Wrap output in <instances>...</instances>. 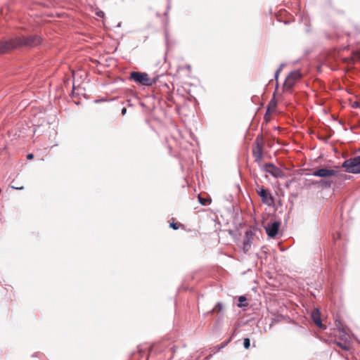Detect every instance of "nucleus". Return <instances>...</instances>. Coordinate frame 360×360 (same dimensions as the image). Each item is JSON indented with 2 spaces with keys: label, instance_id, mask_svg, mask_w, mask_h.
<instances>
[{
  "label": "nucleus",
  "instance_id": "nucleus-33",
  "mask_svg": "<svg viewBox=\"0 0 360 360\" xmlns=\"http://www.w3.org/2000/svg\"><path fill=\"white\" fill-rule=\"evenodd\" d=\"M344 176L345 179H350L352 178L351 176H347V174H344Z\"/></svg>",
  "mask_w": 360,
  "mask_h": 360
},
{
  "label": "nucleus",
  "instance_id": "nucleus-15",
  "mask_svg": "<svg viewBox=\"0 0 360 360\" xmlns=\"http://www.w3.org/2000/svg\"><path fill=\"white\" fill-rule=\"evenodd\" d=\"M224 309V305L221 302H217L214 307L208 312V314L220 313Z\"/></svg>",
  "mask_w": 360,
  "mask_h": 360
},
{
  "label": "nucleus",
  "instance_id": "nucleus-29",
  "mask_svg": "<svg viewBox=\"0 0 360 360\" xmlns=\"http://www.w3.org/2000/svg\"><path fill=\"white\" fill-rule=\"evenodd\" d=\"M170 350L172 351V354H174L176 351V347L175 346H173L170 348Z\"/></svg>",
  "mask_w": 360,
  "mask_h": 360
},
{
  "label": "nucleus",
  "instance_id": "nucleus-28",
  "mask_svg": "<svg viewBox=\"0 0 360 360\" xmlns=\"http://www.w3.org/2000/svg\"><path fill=\"white\" fill-rule=\"evenodd\" d=\"M34 158V155L32 153H29L27 155V160H32Z\"/></svg>",
  "mask_w": 360,
  "mask_h": 360
},
{
  "label": "nucleus",
  "instance_id": "nucleus-24",
  "mask_svg": "<svg viewBox=\"0 0 360 360\" xmlns=\"http://www.w3.org/2000/svg\"><path fill=\"white\" fill-rule=\"evenodd\" d=\"M280 72H281V68H278L275 72L274 79L276 80V84L278 83V75H279Z\"/></svg>",
  "mask_w": 360,
  "mask_h": 360
},
{
  "label": "nucleus",
  "instance_id": "nucleus-19",
  "mask_svg": "<svg viewBox=\"0 0 360 360\" xmlns=\"http://www.w3.org/2000/svg\"><path fill=\"white\" fill-rule=\"evenodd\" d=\"M243 347L245 349H248L250 347V340L248 338H244Z\"/></svg>",
  "mask_w": 360,
  "mask_h": 360
},
{
  "label": "nucleus",
  "instance_id": "nucleus-23",
  "mask_svg": "<svg viewBox=\"0 0 360 360\" xmlns=\"http://www.w3.org/2000/svg\"><path fill=\"white\" fill-rule=\"evenodd\" d=\"M270 111H269V108H266V113L264 116V119L266 122H268L270 120Z\"/></svg>",
  "mask_w": 360,
  "mask_h": 360
},
{
  "label": "nucleus",
  "instance_id": "nucleus-2",
  "mask_svg": "<svg viewBox=\"0 0 360 360\" xmlns=\"http://www.w3.org/2000/svg\"><path fill=\"white\" fill-rule=\"evenodd\" d=\"M158 79L159 76L150 78L148 73L139 71H132L130 72L129 76V79L134 81L138 84L147 86H151L155 84Z\"/></svg>",
  "mask_w": 360,
  "mask_h": 360
},
{
  "label": "nucleus",
  "instance_id": "nucleus-25",
  "mask_svg": "<svg viewBox=\"0 0 360 360\" xmlns=\"http://www.w3.org/2000/svg\"><path fill=\"white\" fill-rule=\"evenodd\" d=\"M171 0H168L167 6V11L165 12L164 15L165 16H167L169 10L170 9L171 5H170Z\"/></svg>",
  "mask_w": 360,
  "mask_h": 360
},
{
  "label": "nucleus",
  "instance_id": "nucleus-13",
  "mask_svg": "<svg viewBox=\"0 0 360 360\" xmlns=\"http://www.w3.org/2000/svg\"><path fill=\"white\" fill-rule=\"evenodd\" d=\"M278 83H277L276 84V89L273 94V97L270 100L268 105H267V108H269V111H271V108H276V106H277V101L275 98V96H276V93L277 91V89H278Z\"/></svg>",
  "mask_w": 360,
  "mask_h": 360
},
{
  "label": "nucleus",
  "instance_id": "nucleus-4",
  "mask_svg": "<svg viewBox=\"0 0 360 360\" xmlns=\"http://www.w3.org/2000/svg\"><path fill=\"white\" fill-rule=\"evenodd\" d=\"M263 147L264 137L262 134H259L255 140L252 149V155L255 158V161L257 162H259L262 159Z\"/></svg>",
  "mask_w": 360,
  "mask_h": 360
},
{
  "label": "nucleus",
  "instance_id": "nucleus-10",
  "mask_svg": "<svg viewBox=\"0 0 360 360\" xmlns=\"http://www.w3.org/2000/svg\"><path fill=\"white\" fill-rule=\"evenodd\" d=\"M333 184V181L328 179H322L320 180H314L311 181L309 185V186H316L322 189H328L330 188Z\"/></svg>",
  "mask_w": 360,
  "mask_h": 360
},
{
  "label": "nucleus",
  "instance_id": "nucleus-36",
  "mask_svg": "<svg viewBox=\"0 0 360 360\" xmlns=\"http://www.w3.org/2000/svg\"><path fill=\"white\" fill-rule=\"evenodd\" d=\"M284 65H285V64H284V63H281V64L280 65V66H279V68H281V71L282 70V69H283V66H284Z\"/></svg>",
  "mask_w": 360,
  "mask_h": 360
},
{
  "label": "nucleus",
  "instance_id": "nucleus-6",
  "mask_svg": "<svg viewBox=\"0 0 360 360\" xmlns=\"http://www.w3.org/2000/svg\"><path fill=\"white\" fill-rule=\"evenodd\" d=\"M301 77L302 74L299 70L290 72L285 78L283 84L284 87L291 89Z\"/></svg>",
  "mask_w": 360,
  "mask_h": 360
},
{
  "label": "nucleus",
  "instance_id": "nucleus-22",
  "mask_svg": "<svg viewBox=\"0 0 360 360\" xmlns=\"http://www.w3.org/2000/svg\"><path fill=\"white\" fill-rule=\"evenodd\" d=\"M337 345L345 351L349 350V347L342 342H338Z\"/></svg>",
  "mask_w": 360,
  "mask_h": 360
},
{
  "label": "nucleus",
  "instance_id": "nucleus-18",
  "mask_svg": "<svg viewBox=\"0 0 360 360\" xmlns=\"http://www.w3.org/2000/svg\"><path fill=\"white\" fill-rule=\"evenodd\" d=\"M163 345L162 344L160 343V344H158V345H154L151 347V350H155V352L156 351H158V352H161L162 349H163Z\"/></svg>",
  "mask_w": 360,
  "mask_h": 360
},
{
  "label": "nucleus",
  "instance_id": "nucleus-34",
  "mask_svg": "<svg viewBox=\"0 0 360 360\" xmlns=\"http://www.w3.org/2000/svg\"><path fill=\"white\" fill-rule=\"evenodd\" d=\"M13 188L14 189H17V190H22L23 189V187H14V186H12Z\"/></svg>",
  "mask_w": 360,
  "mask_h": 360
},
{
  "label": "nucleus",
  "instance_id": "nucleus-3",
  "mask_svg": "<svg viewBox=\"0 0 360 360\" xmlns=\"http://www.w3.org/2000/svg\"><path fill=\"white\" fill-rule=\"evenodd\" d=\"M342 167L345 172L351 174H360V155L345 160Z\"/></svg>",
  "mask_w": 360,
  "mask_h": 360
},
{
  "label": "nucleus",
  "instance_id": "nucleus-20",
  "mask_svg": "<svg viewBox=\"0 0 360 360\" xmlns=\"http://www.w3.org/2000/svg\"><path fill=\"white\" fill-rule=\"evenodd\" d=\"M231 341V338H230L226 342H222L220 345L218 346L217 351L225 347Z\"/></svg>",
  "mask_w": 360,
  "mask_h": 360
},
{
  "label": "nucleus",
  "instance_id": "nucleus-16",
  "mask_svg": "<svg viewBox=\"0 0 360 360\" xmlns=\"http://www.w3.org/2000/svg\"><path fill=\"white\" fill-rule=\"evenodd\" d=\"M198 201L202 205H207L211 203V198H202L200 195H198Z\"/></svg>",
  "mask_w": 360,
  "mask_h": 360
},
{
  "label": "nucleus",
  "instance_id": "nucleus-35",
  "mask_svg": "<svg viewBox=\"0 0 360 360\" xmlns=\"http://www.w3.org/2000/svg\"><path fill=\"white\" fill-rule=\"evenodd\" d=\"M236 331H237V328H236L233 330V333H232V336L231 337V338H232V337L236 334Z\"/></svg>",
  "mask_w": 360,
  "mask_h": 360
},
{
  "label": "nucleus",
  "instance_id": "nucleus-21",
  "mask_svg": "<svg viewBox=\"0 0 360 360\" xmlns=\"http://www.w3.org/2000/svg\"><path fill=\"white\" fill-rule=\"evenodd\" d=\"M180 226H181V224H178V223H175V222H172L169 224L170 228L173 229L174 230H177Z\"/></svg>",
  "mask_w": 360,
  "mask_h": 360
},
{
  "label": "nucleus",
  "instance_id": "nucleus-11",
  "mask_svg": "<svg viewBox=\"0 0 360 360\" xmlns=\"http://www.w3.org/2000/svg\"><path fill=\"white\" fill-rule=\"evenodd\" d=\"M245 239L243 243V250L245 253H247L251 247L252 240L253 238V233L249 229L245 233Z\"/></svg>",
  "mask_w": 360,
  "mask_h": 360
},
{
  "label": "nucleus",
  "instance_id": "nucleus-8",
  "mask_svg": "<svg viewBox=\"0 0 360 360\" xmlns=\"http://www.w3.org/2000/svg\"><path fill=\"white\" fill-rule=\"evenodd\" d=\"M264 172L270 174L274 178L283 176V172L273 163H266L262 169Z\"/></svg>",
  "mask_w": 360,
  "mask_h": 360
},
{
  "label": "nucleus",
  "instance_id": "nucleus-31",
  "mask_svg": "<svg viewBox=\"0 0 360 360\" xmlns=\"http://www.w3.org/2000/svg\"><path fill=\"white\" fill-rule=\"evenodd\" d=\"M340 323L339 322L338 323H337V324H336V326H338V329H339V330H340V332L344 333V332H345L344 328H340V327L339 326V324H340Z\"/></svg>",
  "mask_w": 360,
  "mask_h": 360
},
{
  "label": "nucleus",
  "instance_id": "nucleus-14",
  "mask_svg": "<svg viewBox=\"0 0 360 360\" xmlns=\"http://www.w3.org/2000/svg\"><path fill=\"white\" fill-rule=\"evenodd\" d=\"M348 36L352 39V37H354V41L356 43H360V28L355 27V32L348 34Z\"/></svg>",
  "mask_w": 360,
  "mask_h": 360
},
{
  "label": "nucleus",
  "instance_id": "nucleus-12",
  "mask_svg": "<svg viewBox=\"0 0 360 360\" xmlns=\"http://www.w3.org/2000/svg\"><path fill=\"white\" fill-rule=\"evenodd\" d=\"M311 319L315 325L319 328H323V325L321 319V313L319 309H315L311 313Z\"/></svg>",
  "mask_w": 360,
  "mask_h": 360
},
{
  "label": "nucleus",
  "instance_id": "nucleus-30",
  "mask_svg": "<svg viewBox=\"0 0 360 360\" xmlns=\"http://www.w3.org/2000/svg\"><path fill=\"white\" fill-rule=\"evenodd\" d=\"M121 113L122 115H124L126 113H127V108H123L121 110Z\"/></svg>",
  "mask_w": 360,
  "mask_h": 360
},
{
  "label": "nucleus",
  "instance_id": "nucleus-7",
  "mask_svg": "<svg viewBox=\"0 0 360 360\" xmlns=\"http://www.w3.org/2000/svg\"><path fill=\"white\" fill-rule=\"evenodd\" d=\"M339 174V171L328 169L326 167H322L314 169L311 174L314 176H318L326 179L331 176H337Z\"/></svg>",
  "mask_w": 360,
  "mask_h": 360
},
{
  "label": "nucleus",
  "instance_id": "nucleus-5",
  "mask_svg": "<svg viewBox=\"0 0 360 360\" xmlns=\"http://www.w3.org/2000/svg\"><path fill=\"white\" fill-rule=\"evenodd\" d=\"M257 193L264 204L271 206L274 203V198L271 195L269 189L265 188L263 186L259 187V186L257 185Z\"/></svg>",
  "mask_w": 360,
  "mask_h": 360
},
{
  "label": "nucleus",
  "instance_id": "nucleus-26",
  "mask_svg": "<svg viewBox=\"0 0 360 360\" xmlns=\"http://www.w3.org/2000/svg\"><path fill=\"white\" fill-rule=\"evenodd\" d=\"M96 14L100 18H103L105 15V13L102 11H97Z\"/></svg>",
  "mask_w": 360,
  "mask_h": 360
},
{
  "label": "nucleus",
  "instance_id": "nucleus-32",
  "mask_svg": "<svg viewBox=\"0 0 360 360\" xmlns=\"http://www.w3.org/2000/svg\"><path fill=\"white\" fill-rule=\"evenodd\" d=\"M265 249H266V247H264V246H263V247L261 248V250H262V252H263V253H264V254L266 255V252Z\"/></svg>",
  "mask_w": 360,
  "mask_h": 360
},
{
  "label": "nucleus",
  "instance_id": "nucleus-27",
  "mask_svg": "<svg viewBox=\"0 0 360 360\" xmlns=\"http://www.w3.org/2000/svg\"><path fill=\"white\" fill-rule=\"evenodd\" d=\"M359 104L356 101L353 102L352 104V107L354 108H359Z\"/></svg>",
  "mask_w": 360,
  "mask_h": 360
},
{
  "label": "nucleus",
  "instance_id": "nucleus-1",
  "mask_svg": "<svg viewBox=\"0 0 360 360\" xmlns=\"http://www.w3.org/2000/svg\"><path fill=\"white\" fill-rule=\"evenodd\" d=\"M42 39L37 34L18 35L0 41V55L21 48L32 49L41 44Z\"/></svg>",
  "mask_w": 360,
  "mask_h": 360
},
{
  "label": "nucleus",
  "instance_id": "nucleus-9",
  "mask_svg": "<svg viewBox=\"0 0 360 360\" xmlns=\"http://www.w3.org/2000/svg\"><path fill=\"white\" fill-rule=\"evenodd\" d=\"M280 224L281 223L278 221H274V222L267 224V225L264 226L267 236L272 238H275L278 234Z\"/></svg>",
  "mask_w": 360,
  "mask_h": 360
},
{
  "label": "nucleus",
  "instance_id": "nucleus-17",
  "mask_svg": "<svg viewBox=\"0 0 360 360\" xmlns=\"http://www.w3.org/2000/svg\"><path fill=\"white\" fill-rule=\"evenodd\" d=\"M238 302L239 304H238V306L239 307H247L248 304L247 302V299L244 295H241L238 297Z\"/></svg>",
  "mask_w": 360,
  "mask_h": 360
}]
</instances>
